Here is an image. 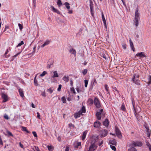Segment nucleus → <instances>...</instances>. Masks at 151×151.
<instances>
[{"mask_svg":"<svg viewBox=\"0 0 151 151\" xmlns=\"http://www.w3.org/2000/svg\"><path fill=\"white\" fill-rule=\"evenodd\" d=\"M139 13L138 12V10L136 9L135 13V17L134 20V23L135 26L137 27L138 25V22L140 19Z\"/></svg>","mask_w":151,"mask_h":151,"instance_id":"nucleus-1","label":"nucleus"},{"mask_svg":"<svg viewBox=\"0 0 151 151\" xmlns=\"http://www.w3.org/2000/svg\"><path fill=\"white\" fill-rule=\"evenodd\" d=\"M85 107L83 106L81 109L78 112L75 113V117L76 118H79L81 116V115H83V113H85Z\"/></svg>","mask_w":151,"mask_h":151,"instance_id":"nucleus-2","label":"nucleus"},{"mask_svg":"<svg viewBox=\"0 0 151 151\" xmlns=\"http://www.w3.org/2000/svg\"><path fill=\"white\" fill-rule=\"evenodd\" d=\"M24 44V42L23 41H22L21 42L19 43L17 46V47H18V49H19L20 51L18 52L17 54L14 55V57H16L19 54H20L22 51V48H20V47L22 45Z\"/></svg>","mask_w":151,"mask_h":151,"instance_id":"nucleus-3","label":"nucleus"},{"mask_svg":"<svg viewBox=\"0 0 151 151\" xmlns=\"http://www.w3.org/2000/svg\"><path fill=\"white\" fill-rule=\"evenodd\" d=\"M139 76L137 74H135L132 79V80L134 83L137 85H139V81L138 80Z\"/></svg>","mask_w":151,"mask_h":151,"instance_id":"nucleus-4","label":"nucleus"},{"mask_svg":"<svg viewBox=\"0 0 151 151\" xmlns=\"http://www.w3.org/2000/svg\"><path fill=\"white\" fill-rule=\"evenodd\" d=\"M142 145V143L140 142H133L132 144L130 145V146L131 147L133 146H139L140 147Z\"/></svg>","mask_w":151,"mask_h":151,"instance_id":"nucleus-5","label":"nucleus"},{"mask_svg":"<svg viewBox=\"0 0 151 151\" xmlns=\"http://www.w3.org/2000/svg\"><path fill=\"white\" fill-rule=\"evenodd\" d=\"M115 131L117 137L119 138H121L122 137V135L121 133L120 130L116 127H115Z\"/></svg>","mask_w":151,"mask_h":151,"instance_id":"nucleus-6","label":"nucleus"},{"mask_svg":"<svg viewBox=\"0 0 151 151\" xmlns=\"http://www.w3.org/2000/svg\"><path fill=\"white\" fill-rule=\"evenodd\" d=\"M108 134V132L106 129L101 130L100 132V134L101 137H104L106 136Z\"/></svg>","mask_w":151,"mask_h":151,"instance_id":"nucleus-7","label":"nucleus"},{"mask_svg":"<svg viewBox=\"0 0 151 151\" xmlns=\"http://www.w3.org/2000/svg\"><path fill=\"white\" fill-rule=\"evenodd\" d=\"M94 103L95 106L97 108L100 107V104L99 100L97 98H95L94 100Z\"/></svg>","mask_w":151,"mask_h":151,"instance_id":"nucleus-8","label":"nucleus"},{"mask_svg":"<svg viewBox=\"0 0 151 151\" xmlns=\"http://www.w3.org/2000/svg\"><path fill=\"white\" fill-rule=\"evenodd\" d=\"M97 148V146L94 143H91L89 147V151H94Z\"/></svg>","mask_w":151,"mask_h":151,"instance_id":"nucleus-9","label":"nucleus"},{"mask_svg":"<svg viewBox=\"0 0 151 151\" xmlns=\"http://www.w3.org/2000/svg\"><path fill=\"white\" fill-rule=\"evenodd\" d=\"M2 98L3 99V102H5L8 100V97L7 94L6 93H3L1 95Z\"/></svg>","mask_w":151,"mask_h":151,"instance_id":"nucleus-10","label":"nucleus"},{"mask_svg":"<svg viewBox=\"0 0 151 151\" xmlns=\"http://www.w3.org/2000/svg\"><path fill=\"white\" fill-rule=\"evenodd\" d=\"M103 111V109H101L99 111L97 112L96 114V116L97 118L99 120H100L101 118V113Z\"/></svg>","mask_w":151,"mask_h":151,"instance_id":"nucleus-11","label":"nucleus"},{"mask_svg":"<svg viewBox=\"0 0 151 151\" xmlns=\"http://www.w3.org/2000/svg\"><path fill=\"white\" fill-rule=\"evenodd\" d=\"M136 56L141 58L146 57V55L144 52L138 53L136 54Z\"/></svg>","mask_w":151,"mask_h":151,"instance_id":"nucleus-12","label":"nucleus"},{"mask_svg":"<svg viewBox=\"0 0 151 151\" xmlns=\"http://www.w3.org/2000/svg\"><path fill=\"white\" fill-rule=\"evenodd\" d=\"M77 92L78 93H80L81 92H83L84 90L83 89V88L81 87V86H77L76 88Z\"/></svg>","mask_w":151,"mask_h":151,"instance_id":"nucleus-13","label":"nucleus"},{"mask_svg":"<svg viewBox=\"0 0 151 151\" xmlns=\"http://www.w3.org/2000/svg\"><path fill=\"white\" fill-rule=\"evenodd\" d=\"M50 7L52 9V11L58 14H61L59 10L55 8L53 6H51Z\"/></svg>","mask_w":151,"mask_h":151,"instance_id":"nucleus-14","label":"nucleus"},{"mask_svg":"<svg viewBox=\"0 0 151 151\" xmlns=\"http://www.w3.org/2000/svg\"><path fill=\"white\" fill-rule=\"evenodd\" d=\"M101 16H102V20L103 22L104 23V26L106 28V22L105 18L104 17V14H103V13H102Z\"/></svg>","mask_w":151,"mask_h":151,"instance_id":"nucleus-15","label":"nucleus"},{"mask_svg":"<svg viewBox=\"0 0 151 151\" xmlns=\"http://www.w3.org/2000/svg\"><path fill=\"white\" fill-rule=\"evenodd\" d=\"M50 40H47L43 44H42L41 46V47L42 48L44 47L46 45H47L49 44L50 43Z\"/></svg>","mask_w":151,"mask_h":151,"instance_id":"nucleus-16","label":"nucleus"},{"mask_svg":"<svg viewBox=\"0 0 151 151\" xmlns=\"http://www.w3.org/2000/svg\"><path fill=\"white\" fill-rule=\"evenodd\" d=\"M101 125V123L98 121H97L94 123V127H98Z\"/></svg>","mask_w":151,"mask_h":151,"instance_id":"nucleus-17","label":"nucleus"},{"mask_svg":"<svg viewBox=\"0 0 151 151\" xmlns=\"http://www.w3.org/2000/svg\"><path fill=\"white\" fill-rule=\"evenodd\" d=\"M62 79L65 82H68L69 80V76H65Z\"/></svg>","mask_w":151,"mask_h":151,"instance_id":"nucleus-18","label":"nucleus"},{"mask_svg":"<svg viewBox=\"0 0 151 151\" xmlns=\"http://www.w3.org/2000/svg\"><path fill=\"white\" fill-rule=\"evenodd\" d=\"M74 147L76 148H78V146H81V142L75 141L74 143Z\"/></svg>","mask_w":151,"mask_h":151,"instance_id":"nucleus-19","label":"nucleus"},{"mask_svg":"<svg viewBox=\"0 0 151 151\" xmlns=\"http://www.w3.org/2000/svg\"><path fill=\"white\" fill-rule=\"evenodd\" d=\"M53 76H52V78H54L55 77H59L58 73L57 71H55L53 72Z\"/></svg>","mask_w":151,"mask_h":151,"instance_id":"nucleus-20","label":"nucleus"},{"mask_svg":"<svg viewBox=\"0 0 151 151\" xmlns=\"http://www.w3.org/2000/svg\"><path fill=\"white\" fill-rule=\"evenodd\" d=\"M109 124V121L107 119H106L103 122V125L106 127L108 126Z\"/></svg>","mask_w":151,"mask_h":151,"instance_id":"nucleus-21","label":"nucleus"},{"mask_svg":"<svg viewBox=\"0 0 151 151\" xmlns=\"http://www.w3.org/2000/svg\"><path fill=\"white\" fill-rule=\"evenodd\" d=\"M87 132L86 131H85L83 133V135L82 136V139L83 140H84L85 139L86 136V134H87Z\"/></svg>","mask_w":151,"mask_h":151,"instance_id":"nucleus-22","label":"nucleus"},{"mask_svg":"<svg viewBox=\"0 0 151 151\" xmlns=\"http://www.w3.org/2000/svg\"><path fill=\"white\" fill-rule=\"evenodd\" d=\"M70 53L76 55V50L73 48H71L70 50Z\"/></svg>","mask_w":151,"mask_h":151,"instance_id":"nucleus-23","label":"nucleus"},{"mask_svg":"<svg viewBox=\"0 0 151 151\" xmlns=\"http://www.w3.org/2000/svg\"><path fill=\"white\" fill-rule=\"evenodd\" d=\"M93 101L92 99H88V103L89 105H92L93 104Z\"/></svg>","mask_w":151,"mask_h":151,"instance_id":"nucleus-24","label":"nucleus"},{"mask_svg":"<svg viewBox=\"0 0 151 151\" xmlns=\"http://www.w3.org/2000/svg\"><path fill=\"white\" fill-rule=\"evenodd\" d=\"M64 5L66 6L67 9H70V4L67 2H65L64 4Z\"/></svg>","mask_w":151,"mask_h":151,"instance_id":"nucleus-25","label":"nucleus"},{"mask_svg":"<svg viewBox=\"0 0 151 151\" xmlns=\"http://www.w3.org/2000/svg\"><path fill=\"white\" fill-rule=\"evenodd\" d=\"M19 91L20 96L22 97H23L24 96V95L22 90L21 89H19Z\"/></svg>","mask_w":151,"mask_h":151,"instance_id":"nucleus-26","label":"nucleus"},{"mask_svg":"<svg viewBox=\"0 0 151 151\" xmlns=\"http://www.w3.org/2000/svg\"><path fill=\"white\" fill-rule=\"evenodd\" d=\"M47 148L49 151H53L54 148L51 145L49 146L48 145L47 147Z\"/></svg>","mask_w":151,"mask_h":151,"instance_id":"nucleus-27","label":"nucleus"},{"mask_svg":"<svg viewBox=\"0 0 151 151\" xmlns=\"http://www.w3.org/2000/svg\"><path fill=\"white\" fill-rule=\"evenodd\" d=\"M47 74V72L45 71H43L42 72V73L40 75V76L41 77H42L45 76V75Z\"/></svg>","mask_w":151,"mask_h":151,"instance_id":"nucleus-28","label":"nucleus"},{"mask_svg":"<svg viewBox=\"0 0 151 151\" xmlns=\"http://www.w3.org/2000/svg\"><path fill=\"white\" fill-rule=\"evenodd\" d=\"M147 83L148 84H150L151 83V76L150 75L148 77V81Z\"/></svg>","mask_w":151,"mask_h":151,"instance_id":"nucleus-29","label":"nucleus"},{"mask_svg":"<svg viewBox=\"0 0 151 151\" xmlns=\"http://www.w3.org/2000/svg\"><path fill=\"white\" fill-rule=\"evenodd\" d=\"M37 75L35 76V77L34 79V83L35 86H38V83L37 81V80L36 79V78Z\"/></svg>","mask_w":151,"mask_h":151,"instance_id":"nucleus-30","label":"nucleus"},{"mask_svg":"<svg viewBox=\"0 0 151 151\" xmlns=\"http://www.w3.org/2000/svg\"><path fill=\"white\" fill-rule=\"evenodd\" d=\"M112 145H116V142L115 140L113 139L110 141Z\"/></svg>","mask_w":151,"mask_h":151,"instance_id":"nucleus-31","label":"nucleus"},{"mask_svg":"<svg viewBox=\"0 0 151 151\" xmlns=\"http://www.w3.org/2000/svg\"><path fill=\"white\" fill-rule=\"evenodd\" d=\"M53 64V63L52 62L50 63V62H49L48 63L47 65V68H51V65Z\"/></svg>","mask_w":151,"mask_h":151,"instance_id":"nucleus-32","label":"nucleus"},{"mask_svg":"<svg viewBox=\"0 0 151 151\" xmlns=\"http://www.w3.org/2000/svg\"><path fill=\"white\" fill-rule=\"evenodd\" d=\"M90 10H91L92 11V10H93V3L92 2V1H91V0L90 1Z\"/></svg>","mask_w":151,"mask_h":151,"instance_id":"nucleus-33","label":"nucleus"},{"mask_svg":"<svg viewBox=\"0 0 151 151\" xmlns=\"http://www.w3.org/2000/svg\"><path fill=\"white\" fill-rule=\"evenodd\" d=\"M61 99L63 103H65L66 102V99L65 97H62L61 98Z\"/></svg>","mask_w":151,"mask_h":151,"instance_id":"nucleus-34","label":"nucleus"},{"mask_svg":"<svg viewBox=\"0 0 151 151\" xmlns=\"http://www.w3.org/2000/svg\"><path fill=\"white\" fill-rule=\"evenodd\" d=\"M85 83V86L86 88L87 87L88 84V81L87 80H84Z\"/></svg>","mask_w":151,"mask_h":151,"instance_id":"nucleus-35","label":"nucleus"},{"mask_svg":"<svg viewBox=\"0 0 151 151\" xmlns=\"http://www.w3.org/2000/svg\"><path fill=\"white\" fill-rule=\"evenodd\" d=\"M18 25L20 30L21 31L23 28V26L20 23H19Z\"/></svg>","mask_w":151,"mask_h":151,"instance_id":"nucleus-36","label":"nucleus"},{"mask_svg":"<svg viewBox=\"0 0 151 151\" xmlns=\"http://www.w3.org/2000/svg\"><path fill=\"white\" fill-rule=\"evenodd\" d=\"M57 4L59 6H60L62 5V3L60 0H58Z\"/></svg>","mask_w":151,"mask_h":151,"instance_id":"nucleus-37","label":"nucleus"},{"mask_svg":"<svg viewBox=\"0 0 151 151\" xmlns=\"http://www.w3.org/2000/svg\"><path fill=\"white\" fill-rule=\"evenodd\" d=\"M70 91L71 92H72L74 94H76V92L75 91L74 88H73L72 87L70 88Z\"/></svg>","mask_w":151,"mask_h":151,"instance_id":"nucleus-38","label":"nucleus"},{"mask_svg":"<svg viewBox=\"0 0 151 151\" xmlns=\"http://www.w3.org/2000/svg\"><path fill=\"white\" fill-rule=\"evenodd\" d=\"M88 70L86 69H84L82 72V73L84 75H85L87 72Z\"/></svg>","mask_w":151,"mask_h":151,"instance_id":"nucleus-39","label":"nucleus"},{"mask_svg":"<svg viewBox=\"0 0 151 151\" xmlns=\"http://www.w3.org/2000/svg\"><path fill=\"white\" fill-rule=\"evenodd\" d=\"M110 147L111 148V149L114 151H116V147H115L113 145H110Z\"/></svg>","mask_w":151,"mask_h":151,"instance_id":"nucleus-40","label":"nucleus"},{"mask_svg":"<svg viewBox=\"0 0 151 151\" xmlns=\"http://www.w3.org/2000/svg\"><path fill=\"white\" fill-rule=\"evenodd\" d=\"M128 151H137L136 149L133 147H132V148H131L129 149L128 150Z\"/></svg>","mask_w":151,"mask_h":151,"instance_id":"nucleus-41","label":"nucleus"},{"mask_svg":"<svg viewBox=\"0 0 151 151\" xmlns=\"http://www.w3.org/2000/svg\"><path fill=\"white\" fill-rule=\"evenodd\" d=\"M22 130L23 131H26L27 133L29 132L27 130L26 127H22Z\"/></svg>","mask_w":151,"mask_h":151,"instance_id":"nucleus-42","label":"nucleus"},{"mask_svg":"<svg viewBox=\"0 0 151 151\" xmlns=\"http://www.w3.org/2000/svg\"><path fill=\"white\" fill-rule=\"evenodd\" d=\"M61 87L62 85L61 84L59 85L57 89V90L58 91H60Z\"/></svg>","mask_w":151,"mask_h":151,"instance_id":"nucleus-43","label":"nucleus"},{"mask_svg":"<svg viewBox=\"0 0 151 151\" xmlns=\"http://www.w3.org/2000/svg\"><path fill=\"white\" fill-rule=\"evenodd\" d=\"M8 52H9L8 50H6V51L4 55H5V57L6 58H7L9 57V56L6 55V54L8 53Z\"/></svg>","mask_w":151,"mask_h":151,"instance_id":"nucleus-44","label":"nucleus"},{"mask_svg":"<svg viewBox=\"0 0 151 151\" xmlns=\"http://www.w3.org/2000/svg\"><path fill=\"white\" fill-rule=\"evenodd\" d=\"M7 133L9 135L11 136L12 137H13V134H12L10 132H9V131H7Z\"/></svg>","mask_w":151,"mask_h":151,"instance_id":"nucleus-45","label":"nucleus"},{"mask_svg":"<svg viewBox=\"0 0 151 151\" xmlns=\"http://www.w3.org/2000/svg\"><path fill=\"white\" fill-rule=\"evenodd\" d=\"M48 91L50 93H51L53 92V90L51 88H50L48 90Z\"/></svg>","mask_w":151,"mask_h":151,"instance_id":"nucleus-46","label":"nucleus"},{"mask_svg":"<svg viewBox=\"0 0 151 151\" xmlns=\"http://www.w3.org/2000/svg\"><path fill=\"white\" fill-rule=\"evenodd\" d=\"M129 41H130V44L131 47H133L134 46H133V42L131 41V40H129Z\"/></svg>","mask_w":151,"mask_h":151,"instance_id":"nucleus-47","label":"nucleus"},{"mask_svg":"<svg viewBox=\"0 0 151 151\" xmlns=\"http://www.w3.org/2000/svg\"><path fill=\"white\" fill-rule=\"evenodd\" d=\"M147 145L149 148V150L151 151V146L150 145L149 143H148L147 144Z\"/></svg>","mask_w":151,"mask_h":151,"instance_id":"nucleus-48","label":"nucleus"},{"mask_svg":"<svg viewBox=\"0 0 151 151\" xmlns=\"http://www.w3.org/2000/svg\"><path fill=\"white\" fill-rule=\"evenodd\" d=\"M32 134L35 137H37V134L35 132H32Z\"/></svg>","mask_w":151,"mask_h":151,"instance_id":"nucleus-49","label":"nucleus"},{"mask_svg":"<svg viewBox=\"0 0 151 151\" xmlns=\"http://www.w3.org/2000/svg\"><path fill=\"white\" fill-rule=\"evenodd\" d=\"M121 109L123 111H125V106L124 105V104H123L122 105V106H121Z\"/></svg>","mask_w":151,"mask_h":151,"instance_id":"nucleus-50","label":"nucleus"},{"mask_svg":"<svg viewBox=\"0 0 151 151\" xmlns=\"http://www.w3.org/2000/svg\"><path fill=\"white\" fill-rule=\"evenodd\" d=\"M122 47L124 49H125L126 48V44H123L122 45Z\"/></svg>","mask_w":151,"mask_h":151,"instance_id":"nucleus-51","label":"nucleus"},{"mask_svg":"<svg viewBox=\"0 0 151 151\" xmlns=\"http://www.w3.org/2000/svg\"><path fill=\"white\" fill-rule=\"evenodd\" d=\"M37 117L39 119H40V115L39 113L38 112L37 113Z\"/></svg>","mask_w":151,"mask_h":151,"instance_id":"nucleus-52","label":"nucleus"},{"mask_svg":"<svg viewBox=\"0 0 151 151\" xmlns=\"http://www.w3.org/2000/svg\"><path fill=\"white\" fill-rule=\"evenodd\" d=\"M4 117L7 119H9L8 116L6 114H5L4 115Z\"/></svg>","mask_w":151,"mask_h":151,"instance_id":"nucleus-53","label":"nucleus"},{"mask_svg":"<svg viewBox=\"0 0 151 151\" xmlns=\"http://www.w3.org/2000/svg\"><path fill=\"white\" fill-rule=\"evenodd\" d=\"M36 46H35L33 47V51L32 52V53L34 54L35 52V49L36 48Z\"/></svg>","mask_w":151,"mask_h":151,"instance_id":"nucleus-54","label":"nucleus"},{"mask_svg":"<svg viewBox=\"0 0 151 151\" xmlns=\"http://www.w3.org/2000/svg\"><path fill=\"white\" fill-rule=\"evenodd\" d=\"M105 88L106 91H107L108 92V93H109L108 86L106 85H105Z\"/></svg>","mask_w":151,"mask_h":151,"instance_id":"nucleus-55","label":"nucleus"},{"mask_svg":"<svg viewBox=\"0 0 151 151\" xmlns=\"http://www.w3.org/2000/svg\"><path fill=\"white\" fill-rule=\"evenodd\" d=\"M101 56L103 57L105 60L106 59V56L104 54H102V55H101Z\"/></svg>","mask_w":151,"mask_h":151,"instance_id":"nucleus-56","label":"nucleus"},{"mask_svg":"<svg viewBox=\"0 0 151 151\" xmlns=\"http://www.w3.org/2000/svg\"><path fill=\"white\" fill-rule=\"evenodd\" d=\"M35 148L36 150L37 151H40L38 147L37 146H35Z\"/></svg>","mask_w":151,"mask_h":151,"instance_id":"nucleus-57","label":"nucleus"},{"mask_svg":"<svg viewBox=\"0 0 151 151\" xmlns=\"http://www.w3.org/2000/svg\"><path fill=\"white\" fill-rule=\"evenodd\" d=\"M73 11L72 10L68 9V13L69 14H72Z\"/></svg>","mask_w":151,"mask_h":151,"instance_id":"nucleus-58","label":"nucleus"},{"mask_svg":"<svg viewBox=\"0 0 151 151\" xmlns=\"http://www.w3.org/2000/svg\"><path fill=\"white\" fill-rule=\"evenodd\" d=\"M19 145L22 148H24L23 145L20 142L19 143Z\"/></svg>","mask_w":151,"mask_h":151,"instance_id":"nucleus-59","label":"nucleus"},{"mask_svg":"<svg viewBox=\"0 0 151 151\" xmlns=\"http://www.w3.org/2000/svg\"><path fill=\"white\" fill-rule=\"evenodd\" d=\"M42 95L44 97H46V95L45 92H43L42 94Z\"/></svg>","mask_w":151,"mask_h":151,"instance_id":"nucleus-60","label":"nucleus"},{"mask_svg":"<svg viewBox=\"0 0 151 151\" xmlns=\"http://www.w3.org/2000/svg\"><path fill=\"white\" fill-rule=\"evenodd\" d=\"M70 83L71 86H72L73 84V82L71 80H70Z\"/></svg>","mask_w":151,"mask_h":151,"instance_id":"nucleus-61","label":"nucleus"},{"mask_svg":"<svg viewBox=\"0 0 151 151\" xmlns=\"http://www.w3.org/2000/svg\"><path fill=\"white\" fill-rule=\"evenodd\" d=\"M9 28V27L7 26H6L5 27V28L4 29V32L6 31L7 29H8Z\"/></svg>","mask_w":151,"mask_h":151,"instance_id":"nucleus-62","label":"nucleus"},{"mask_svg":"<svg viewBox=\"0 0 151 151\" xmlns=\"http://www.w3.org/2000/svg\"><path fill=\"white\" fill-rule=\"evenodd\" d=\"M97 83V81L96 79H94L93 81V83L92 85H93L94 84Z\"/></svg>","mask_w":151,"mask_h":151,"instance_id":"nucleus-63","label":"nucleus"},{"mask_svg":"<svg viewBox=\"0 0 151 151\" xmlns=\"http://www.w3.org/2000/svg\"><path fill=\"white\" fill-rule=\"evenodd\" d=\"M69 148L68 147H66L65 150V151H69Z\"/></svg>","mask_w":151,"mask_h":151,"instance_id":"nucleus-64","label":"nucleus"}]
</instances>
